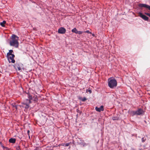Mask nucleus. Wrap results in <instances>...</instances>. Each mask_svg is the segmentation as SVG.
<instances>
[{
    "instance_id": "nucleus-16",
    "label": "nucleus",
    "mask_w": 150,
    "mask_h": 150,
    "mask_svg": "<svg viewBox=\"0 0 150 150\" xmlns=\"http://www.w3.org/2000/svg\"><path fill=\"white\" fill-rule=\"evenodd\" d=\"M22 66H23V64L20 63H19V64H16L15 65V67L17 68L18 67H22Z\"/></svg>"
},
{
    "instance_id": "nucleus-6",
    "label": "nucleus",
    "mask_w": 150,
    "mask_h": 150,
    "mask_svg": "<svg viewBox=\"0 0 150 150\" xmlns=\"http://www.w3.org/2000/svg\"><path fill=\"white\" fill-rule=\"evenodd\" d=\"M139 7H144L148 9L149 10H150V6L146 4H139Z\"/></svg>"
},
{
    "instance_id": "nucleus-29",
    "label": "nucleus",
    "mask_w": 150,
    "mask_h": 150,
    "mask_svg": "<svg viewBox=\"0 0 150 150\" xmlns=\"http://www.w3.org/2000/svg\"><path fill=\"white\" fill-rule=\"evenodd\" d=\"M27 132L28 135H29V136L30 131L29 130H27ZM29 137H30V136H29Z\"/></svg>"
},
{
    "instance_id": "nucleus-10",
    "label": "nucleus",
    "mask_w": 150,
    "mask_h": 150,
    "mask_svg": "<svg viewBox=\"0 0 150 150\" xmlns=\"http://www.w3.org/2000/svg\"><path fill=\"white\" fill-rule=\"evenodd\" d=\"M139 16L141 18H142V19H149L145 15H144L143 14H142V13L139 12Z\"/></svg>"
},
{
    "instance_id": "nucleus-17",
    "label": "nucleus",
    "mask_w": 150,
    "mask_h": 150,
    "mask_svg": "<svg viewBox=\"0 0 150 150\" xmlns=\"http://www.w3.org/2000/svg\"><path fill=\"white\" fill-rule=\"evenodd\" d=\"M24 101H25V102L30 104L31 103V100H29L28 99H27L25 100Z\"/></svg>"
},
{
    "instance_id": "nucleus-7",
    "label": "nucleus",
    "mask_w": 150,
    "mask_h": 150,
    "mask_svg": "<svg viewBox=\"0 0 150 150\" xmlns=\"http://www.w3.org/2000/svg\"><path fill=\"white\" fill-rule=\"evenodd\" d=\"M22 105L21 106L23 107L24 108L26 109H27L29 107V104H30L25 102V101H24V102L22 103Z\"/></svg>"
},
{
    "instance_id": "nucleus-30",
    "label": "nucleus",
    "mask_w": 150,
    "mask_h": 150,
    "mask_svg": "<svg viewBox=\"0 0 150 150\" xmlns=\"http://www.w3.org/2000/svg\"><path fill=\"white\" fill-rule=\"evenodd\" d=\"M22 67H21V69H23V70H24L25 69V68L23 67V66H22Z\"/></svg>"
},
{
    "instance_id": "nucleus-27",
    "label": "nucleus",
    "mask_w": 150,
    "mask_h": 150,
    "mask_svg": "<svg viewBox=\"0 0 150 150\" xmlns=\"http://www.w3.org/2000/svg\"><path fill=\"white\" fill-rule=\"evenodd\" d=\"M112 120H117V117H114L112 118Z\"/></svg>"
},
{
    "instance_id": "nucleus-13",
    "label": "nucleus",
    "mask_w": 150,
    "mask_h": 150,
    "mask_svg": "<svg viewBox=\"0 0 150 150\" xmlns=\"http://www.w3.org/2000/svg\"><path fill=\"white\" fill-rule=\"evenodd\" d=\"M78 30H77L76 28H75L71 30V32L72 33H75L77 34Z\"/></svg>"
},
{
    "instance_id": "nucleus-28",
    "label": "nucleus",
    "mask_w": 150,
    "mask_h": 150,
    "mask_svg": "<svg viewBox=\"0 0 150 150\" xmlns=\"http://www.w3.org/2000/svg\"><path fill=\"white\" fill-rule=\"evenodd\" d=\"M145 14L150 17V13H145Z\"/></svg>"
},
{
    "instance_id": "nucleus-34",
    "label": "nucleus",
    "mask_w": 150,
    "mask_h": 150,
    "mask_svg": "<svg viewBox=\"0 0 150 150\" xmlns=\"http://www.w3.org/2000/svg\"><path fill=\"white\" fill-rule=\"evenodd\" d=\"M35 150H40L39 149H35Z\"/></svg>"
},
{
    "instance_id": "nucleus-21",
    "label": "nucleus",
    "mask_w": 150,
    "mask_h": 150,
    "mask_svg": "<svg viewBox=\"0 0 150 150\" xmlns=\"http://www.w3.org/2000/svg\"><path fill=\"white\" fill-rule=\"evenodd\" d=\"M86 92H89L90 93H91V91L90 89H87L86 90Z\"/></svg>"
},
{
    "instance_id": "nucleus-23",
    "label": "nucleus",
    "mask_w": 150,
    "mask_h": 150,
    "mask_svg": "<svg viewBox=\"0 0 150 150\" xmlns=\"http://www.w3.org/2000/svg\"><path fill=\"white\" fill-rule=\"evenodd\" d=\"M16 149L17 150H19L20 149V146H16Z\"/></svg>"
},
{
    "instance_id": "nucleus-2",
    "label": "nucleus",
    "mask_w": 150,
    "mask_h": 150,
    "mask_svg": "<svg viewBox=\"0 0 150 150\" xmlns=\"http://www.w3.org/2000/svg\"><path fill=\"white\" fill-rule=\"evenodd\" d=\"M108 86L111 88H113L117 86V81L113 77L109 78L108 79Z\"/></svg>"
},
{
    "instance_id": "nucleus-12",
    "label": "nucleus",
    "mask_w": 150,
    "mask_h": 150,
    "mask_svg": "<svg viewBox=\"0 0 150 150\" xmlns=\"http://www.w3.org/2000/svg\"><path fill=\"white\" fill-rule=\"evenodd\" d=\"M27 97L28 98V99L30 100H31L33 99L32 96L31 95L30 93H27Z\"/></svg>"
},
{
    "instance_id": "nucleus-1",
    "label": "nucleus",
    "mask_w": 150,
    "mask_h": 150,
    "mask_svg": "<svg viewBox=\"0 0 150 150\" xmlns=\"http://www.w3.org/2000/svg\"><path fill=\"white\" fill-rule=\"evenodd\" d=\"M18 37L16 35L13 34L11 36V39L10 41V45L11 46H13L17 48L18 46Z\"/></svg>"
},
{
    "instance_id": "nucleus-20",
    "label": "nucleus",
    "mask_w": 150,
    "mask_h": 150,
    "mask_svg": "<svg viewBox=\"0 0 150 150\" xmlns=\"http://www.w3.org/2000/svg\"><path fill=\"white\" fill-rule=\"evenodd\" d=\"M87 100V99L85 97H84L83 98H82L81 99V100L83 101L84 102L85 101Z\"/></svg>"
},
{
    "instance_id": "nucleus-14",
    "label": "nucleus",
    "mask_w": 150,
    "mask_h": 150,
    "mask_svg": "<svg viewBox=\"0 0 150 150\" xmlns=\"http://www.w3.org/2000/svg\"><path fill=\"white\" fill-rule=\"evenodd\" d=\"M6 23V21H4L0 23V25L1 26L3 27H4L5 26V25Z\"/></svg>"
},
{
    "instance_id": "nucleus-5",
    "label": "nucleus",
    "mask_w": 150,
    "mask_h": 150,
    "mask_svg": "<svg viewBox=\"0 0 150 150\" xmlns=\"http://www.w3.org/2000/svg\"><path fill=\"white\" fill-rule=\"evenodd\" d=\"M79 141H78V143L80 145L83 146H85L88 144H86L85 143L84 141L81 139H79Z\"/></svg>"
},
{
    "instance_id": "nucleus-4",
    "label": "nucleus",
    "mask_w": 150,
    "mask_h": 150,
    "mask_svg": "<svg viewBox=\"0 0 150 150\" xmlns=\"http://www.w3.org/2000/svg\"><path fill=\"white\" fill-rule=\"evenodd\" d=\"M7 56L10 63L11 62L12 63H14L15 62V60L14 59L15 55L14 54H12Z\"/></svg>"
},
{
    "instance_id": "nucleus-3",
    "label": "nucleus",
    "mask_w": 150,
    "mask_h": 150,
    "mask_svg": "<svg viewBox=\"0 0 150 150\" xmlns=\"http://www.w3.org/2000/svg\"><path fill=\"white\" fill-rule=\"evenodd\" d=\"M144 110L141 108H138L137 110L133 111L131 112V114L132 116L135 115H141L144 114Z\"/></svg>"
},
{
    "instance_id": "nucleus-33",
    "label": "nucleus",
    "mask_w": 150,
    "mask_h": 150,
    "mask_svg": "<svg viewBox=\"0 0 150 150\" xmlns=\"http://www.w3.org/2000/svg\"><path fill=\"white\" fill-rule=\"evenodd\" d=\"M2 147L4 148L5 147H4V146H2Z\"/></svg>"
},
{
    "instance_id": "nucleus-11",
    "label": "nucleus",
    "mask_w": 150,
    "mask_h": 150,
    "mask_svg": "<svg viewBox=\"0 0 150 150\" xmlns=\"http://www.w3.org/2000/svg\"><path fill=\"white\" fill-rule=\"evenodd\" d=\"M16 141V139L13 138H11L9 140V142L12 143H14Z\"/></svg>"
},
{
    "instance_id": "nucleus-8",
    "label": "nucleus",
    "mask_w": 150,
    "mask_h": 150,
    "mask_svg": "<svg viewBox=\"0 0 150 150\" xmlns=\"http://www.w3.org/2000/svg\"><path fill=\"white\" fill-rule=\"evenodd\" d=\"M66 31V30L63 27H61L58 30V33L60 34H64Z\"/></svg>"
},
{
    "instance_id": "nucleus-32",
    "label": "nucleus",
    "mask_w": 150,
    "mask_h": 150,
    "mask_svg": "<svg viewBox=\"0 0 150 150\" xmlns=\"http://www.w3.org/2000/svg\"><path fill=\"white\" fill-rule=\"evenodd\" d=\"M92 35L93 36H95V35L94 34H92Z\"/></svg>"
},
{
    "instance_id": "nucleus-25",
    "label": "nucleus",
    "mask_w": 150,
    "mask_h": 150,
    "mask_svg": "<svg viewBox=\"0 0 150 150\" xmlns=\"http://www.w3.org/2000/svg\"><path fill=\"white\" fill-rule=\"evenodd\" d=\"M17 68L19 71H21V67H17Z\"/></svg>"
},
{
    "instance_id": "nucleus-24",
    "label": "nucleus",
    "mask_w": 150,
    "mask_h": 150,
    "mask_svg": "<svg viewBox=\"0 0 150 150\" xmlns=\"http://www.w3.org/2000/svg\"><path fill=\"white\" fill-rule=\"evenodd\" d=\"M85 32L87 33H89V34H91V32H90L88 30H86V31H85Z\"/></svg>"
},
{
    "instance_id": "nucleus-9",
    "label": "nucleus",
    "mask_w": 150,
    "mask_h": 150,
    "mask_svg": "<svg viewBox=\"0 0 150 150\" xmlns=\"http://www.w3.org/2000/svg\"><path fill=\"white\" fill-rule=\"evenodd\" d=\"M95 109L97 111L100 112L104 110V107L103 105H101L100 107H96Z\"/></svg>"
},
{
    "instance_id": "nucleus-26",
    "label": "nucleus",
    "mask_w": 150,
    "mask_h": 150,
    "mask_svg": "<svg viewBox=\"0 0 150 150\" xmlns=\"http://www.w3.org/2000/svg\"><path fill=\"white\" fill-rule=\"evenodd\" d=\"M145 140H146V139H144V138H143V137L142 138V142H144Z\"/></svg>"
},
{
    "instance_id": "nucleus-15",
    "label": "nucleus",
    "mask_w": 150,
    "mask_h": 150,
    "mask_svg": "<svg viewBox=\"0 0 150 150\" xmlns=\"http://www.w3.org/2000/svg\"><path fill=\"white\" fill-rule=\"evenodd\" d=\"M13 52V50H10L9 51V52H8L7 54V56H9L11 54H13L12 53Z\"/></svg>"
},
{
    "instance_id": "nucleus-18",
    "label": "nucleus",
    "mask_w": 150,
    "mask_h": 150,
    "mask_svg": "<svg viewBox=\"0 0 150 150\" xmlns=\"http://www.w3.org/2000/svg\"><path fill=\"white\" fill-rule=\"evenodd\" d=\"M70 144V143H67L66 144H64L63 146H69Z\"/></svg>"
},
{
    "instance_id": "nucleus-31",
    "label": "nucleus",
    "mask_w": 150,
    "mask_h": 150,
    "mask_svg": "<svg viewBox=\"0 0 150 150\" xmlns=\"http://www.w3.org/2000/svg\"><path fill=\"white\" fill-rule=\"evenodd\" d=\"M145 20V21H150V19H144Z\"/></svg>"
},
{
    "instance_id": "nucleus-19",
    "label": "nucleus",
    "mask_w": 150,
    "mask_h": 150,
    "mask_svg": "<svg viewBox=\"0 0 150 150\" xmlns=\"http://www.w3.org/2000/svg\"><path fill=\"white\" fill-rule=\"evenodd\" d=\"M13 107L15 108L16 109H17V105H16L15 103L14 104H12V105Z\"/></svg>"
},
{
    "instance_id": "nucleus-22",
    "label": "nucleus",
    "mask_w": 150,
    "mask_h": 150,
    "mask_svg": "<svg viewBox=\"0 0 150 150\" xmlns=\"http://www.w3.org/2000/svg\"><path fill=\"white\" fill-rule=\"evenodd\" d=\"M83 33V32L82 31H78L77 34H81Z\"/></svg>"
}]
</instances>
